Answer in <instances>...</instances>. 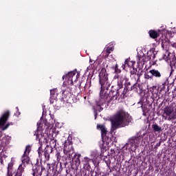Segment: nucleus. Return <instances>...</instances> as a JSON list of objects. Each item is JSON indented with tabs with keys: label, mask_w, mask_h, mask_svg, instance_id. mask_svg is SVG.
Masks as SVG:
<instances>
[{
	"label": "nucleus",
	"mask_w": 176,
	"mask_h": 176,
	"mask_svg": "<svg viewBox=\"0 0 176 176\" xmlns=\"http://www.w3.org/2000/svg\"><path fill=\"white\" fill-rule=\"evenodd\" d=\"M21 162L22 163L19 166L18 168L14 171L13 166H14V163L13 162L8 163L7 176H23L25 170V164H29L30 163L28 154H23Z\"/></svg>",
	"instance_id": "obj_3"
},
{
	"label": "nucleus",
	"mask_w": 176,
	"mask_h": 176,
	"mask_svg": "<svg viewBox=\"0 0 176 176\" xmlns=\"http://www.w3.org/2000/svg\"><path fill=\"white\" fill-rule=\"evenodd\" d=\"M81 86V83L80 84V87Z\"/></svg>",
	"instance_id": "obj_52"
},
{
	"label": "nucleus",
	"mask_w": 176,
	"mask_h": 176,
	"mask_svg": "<svg viewBox=\"0 0 176 176\" xmlns=\"http://www.w3.org/2000/svg\"><path fill=\"white\" fill-rule=\"evenodd\" d=\"M43 124L41 123V121H38L37 122V131H40L42 130Z\"/></svg>",
	"instance_id": "obj_31"
},
{
	"label": "nucleus",
	"mask_w": 176,
	"mask_h": 176,
	"mask_svg": "<svg viewBox=\"0 0 176 176\" xmlns=\"http://www.w3.org/2000/svg\"><path fill=\"white\" fill-rule=\"evenodd\" d=\"M167 45H168L167 42L162 41V47L163 49H165V48L167 47Z\"/></svg>",
	"instance_id": "obj_36"
},
{
	"label": "nucleus",
	"mask_w": 176,
	"mask_h": 176,
	"mask_svg": "<svg viewBox=\"0 0 176 176\" xmlns=\"http://www.w3.org/2000/svg\"><path fill=\"white\" fill-rule=\"evenodd\" d=\"M161 141H160L159 142L157 143L156 145H155V148L157 149L158 147H160L161 146Z\"/></svg>",
	"instance_id": "obj_41"
},
{
	"label": "nucleus",
	"mask_w": 176,
	"mask_h": 176,
	"mask_svg": "<svg viewBox=\"0 0 176 176\" xmlns=\"http://www.w3.org/2000/svg\"><path fill=\"white\" fill-rule=\"evenodd\" d=\"M133 121L132 116L125 110L120 109L117 111L111 120V131L128 126Z\"/></svg>",
	"instance_id": "obj_2"
},
{
	"label": "nucleus",
	"mask_w": 176,
	"mask_h": 176,
	"mask_svg": "<svg viewBox=\"0 0 176 176\" xmlns=\"http://www.w3.org/2000/svg\"><path fill=\"white\" fill-rule=\"evenodd\" d=\"M96 118H97V112L95 114V119H96Z\"/></svg>",
	"instance_id": "obj_48"
},
{
	"label": "nucleus",
	"mask_w": 176,
	"mask_h": 176,
	"mask_svg": "<svg viewBox=\"0 0 176 176\" xmlns=\"http://www.w3.org/2000/svg\"><path fill=\"white\" fill-rule=\"evenodd\" d=\"M152 128L154 132L160 133L162 131V129L157 124H153Z\"/></svg>",
	"instance_id": "obj_21"
},
{
	"label": "nucleus",
	"mask_w": 176,
	"mask_h": 176,
	"mask_svg": "<svg viewBox=\"0 0 176 176\" xmlns=\"http://www.w3.org/2000/svg\"><path fill=\"white\" fill-rule=\"evenodd\" d=\"M45 171V168L44 166H34L32 168V176H41L42 172Z\"/></svg>",
	"instance_id": "obj_10"
},
{
	"label": "nucleus",
	"mask_w": 176,
	"mask_h": 176,
	"mask_svg": "<svg viewBox=\"0 0 176 176\" xmlns=\"http://www.w3.org/2000/svg\"><path fill=\"white\" fill-rule=\"evenodd\" d=\"M156 64V62L154 61L153 63V65H155Z\"/></svg>",
	"instance_id": "obj_50"
},
{
	"label": "nucleus",
	"mask_w": 176,
	"mask_h": 176,
	"mask_svg": "<svg viewBox=\"0 0 176 176\" xmlns=\"http://www.w3.org/2000/svg\"><path fill=\"white\" fill-rule=\"evenodd\" d=\"M10 118V111L6 110L1 114V130L5 131L9 129L10 125H13L12 122H8Z\"/></svg>",
	"instance_id": "obj_4"
},
{
	"label": "nucleus",
	"mask_w": 176,
	"mask_h": 176,
	"mask_svg": "<svg viewBox=\"0 0 176 176\" xmlns=\"http://www.w3.org/2000/svg\"><path fill=\"white\" fill-rule=\"evenodd\" d=\"M69 97H70V94L67 93L66 94L65 91L63 92L62 100H63V102H67V103H71Z\"/></svg>",
	"instance_id": "obj_17"
},
{
	"label": "nucleus",
	"mask_w": 176,
	"mask_h": 176,
	"mask_svg": "<svg viewBox=\"0 0 176 176\" xmlns=\"http://www.w3.org/2000/svg\"><path fill=\"white\" fill-rule=\"evenodd\" d=\"M168 116H164V114L163 115V118H164L165 120H168V118H167Z\"/></svg>",
	"instance_id": "obj_45"
},
{
	"label": "nucleus",
	"mask_w": 176,
	"mask_h": 176,
	"mask_svg": "<svg viewBox=\"0 0 176 176\" xmlns=\"http://www.w3.org/2000/svg\"><path fill=\"white\" fill-rule=\"evenodd\" d=\"M138 82H136L131 87L130 90L135 91H138V88H140V84L138 83Z\"/></svg>",
	"instance_id": "obj_24"
},
{
	"label": "nucleus",
	"mask_w": 176,
	"mask_h": 176,
	"mask_svg": "<svg viewBox=\"0 0 176 176\" xmlns=\"http://www.w3.org/2000/svg\"><path fill=\"white\" fill-rule=\"evenodd\" d=\"M56 156L57 159H58V158H59V156H60V153L58 152V153L56 154Z\"/></svg>",
	"instance_id": "obj_44"
},
{
	"label": "nucleus",
	"mask_w": 176,
	"mask_h": 176,
	"mask_svg": "<svg viewBox=\"0 0 176 176\" xmlns=\"http://www.w3.org/2000/svg\"><path fill=\"white\" fill-rule=\"evenodd\" d=\"M38 157L39 158H41L42 157V155L43 154V151L42 149V146H40L38 148Z\"/></svg>",
	"instance_id": "obj_27"
},
{
	"label": "nucleus",
	"mask_w": 176,
	"mask_h": 176,
	"mask_svg": "<svg viewBox=\"0 0 176 176\" xmlns=\"http://www.w3.org/2000/svg\"><path fill=\"white\" fill-rule=\"evenodd\" d=\"M99 82L101 86L100 99L104 100V102L110 103L112 100H116L120 96L124 99L126 93L131 91L130 87L131 84L129 81L125 82L123 91H122L123 85L121 81L118 82V88L116 86H111V89L109 91L111 82L105 68H102L99 74Z\"/></svg>",
	"instance_id": "obj_1"
},
{
	"label": "nucleus",
	"mask_w": 176,
	"mask_h": 176,
	"mask_svg": "<svg viewBox=\"0 0 176 176\" xmlns=\"http://www.w3.org/2000/svg\"><path fill=\"white\" fill-rule=\"evenodd\" d=\"M56 96L50 97V100L51 104H54V101L56 100Z\"/></svg>",
	"instance_id": "obj_37"
},
{
	"label": "nucleus",
	"mask_w": 176,
	"mask_h": 176,
	"mask_svg": "<svg viewBox=\"0 0 176 176\" xmlns=\"http://www.w3.org/2000/svg\"><path fill=\"white\" fill-rule=\"evenodd\" d=\"M129 145H130L131 148L133 146V145L135 146L134 137H132L131 139H129V142L125 144L124 148L127 149Z\"/></svg>",
	"instance_id": "obj_19"
},
{
	"label": "nucleus",
	"mask_w": 176,
	"mask_h": 176,
	"mask_svg": "<svg viewBox=\"0 0 176 176\" xmlns=\"http://www.w3.org/2000/svg\"><path fill=\"white\" fill-rule=\"evenodd\" d=\"M153 76H149L148 74H144V79L146 80H150V79H153Z\"/></svg>",
	"instance_id": "obj_35"
},
{
	"label": "nucleus",
	"mask_w": 176,
	"mask_h": 176,
	"mask_svg": "<svg viewBox=\"0 0 176 176\" xmlns=\"http://www.w3.org/2000/svg\"><path fill=\"white\" fill-rule=\"evenodd\" d=\"M131 68L133 69L132 70L130 71L131 75L139 74V72H138V69L134 67L135 63L131 62Z\"/></svg>",
	"instance_id": "obj_22"
},
{
	"label": "nucleus",
	"mask_w": 176,
	"mask_h": 176,
	"mask_svg": "<svg viewBox=\"0 0 176 176\" xmlns=\"http://www.w3.org/2000/svg\"><path fill=\"white\" fill-rule=\"evenodd\" d=\"M142 74H131L130 75V77L132 80H134L135 82H140V76H141Z\"/></svg>",
	"instance_id": "obj_18"
},
{
	"label": "nucleus",
	"mask_w": 176,
	"mask_h": 176,
	"mask_svg": "<svg viewBox=\"0 0 176 176\" xmlns=\"http://www.w3.org/2000/svg\"><path fill=\"white\" fill-rule=\"evenodd\" d=\"M56 166L55 164H47V173L45 176H56Z\"/></svg>",
	"instance_id": "obj_9"
},
{
	"label": "nucleus",
	"mask_w": 176,
	"mask_h": 176,
	"mask_svg": "<svg viewBox=\"0 0 176 176\" xmlns=\"http://www.w3.org/2000/svg\"><path fill=\"white\" fill-rule=\"evenodd\" d=\"M146 63L151 60V54L150 52L147 53V56H145Z\"/></svg>",
	"instance_id": "obj_34"
},
{
	"label": "nucleus",
	"mask_w": 176,
	"mask_h": 176,
	"mask_svg": "<svg viewBox=\"0 0 176 176\" xmlns=\"http://www.w3.org/2000/svg\"><path fill=\"white\" fill-rule=\"evenodd\" d=\"M79 158H80V155H74V159H73V160H75L76 164H80V160Z\"/></svg>",
	"instance_id": "obj_26"
},
{
	"label": "nucleus",
	"mask_w": 176,
	"mask_h": 176,
	"mask_svg": "<svg viewBox=\"0 0 176 176\" xmlns=\"http://www.w3.org/2000/svg\"><path fill=\"white\" fill-rule=\"evenodd\" d=\"M53 151V147L52 146L47 145L44 150V156L47 161L50 160V154Z\"/></svg>",
	"instance_id": "obj_14"
},
{
	"label": "nucleus",
	"mask_w": 176,
	"mask_h": 176,
	"mask_svg": "<svg viewBox=\"0 0 176 176\" xmlns=\"http://www.w3.org/2000/svg\"><path fill=\"white\" fill-rule=\"evenodd\" d=\"M79 77V74L78 73H77L76 74V71H72V72H68L67 74L64 75L63 76V79H65V80H68V83L69 85H73V82H76L78 78Z\"/></svg>",
	"instance_id": "obj_5"
},
{
	"label": "nucleus",
	"mask_w": 176,
	"mask_h": 176,
	"mask_svg": "<svg viewBox=\"0 0 176 176\" xmlns=\"http://www.w3.org/2000/svg\"><path fill=\"white\" fill-rule=\"evenodd\" d=\"M30 151H31V146L30 144H28L26 146L25 151H24L23 154L29 155Z\"/></svg>",
	"instance_id": "obj_25"
},
{
	"label": "nucleus",
	"mask_w": 176,
	"mask_h": 176,
	"mask_svg": "<svg viewBox=\"0 0 176 176\" xmlns=\"http://www.w3.org/2000/svg\"><path fill=\"white\" fill-rule=\"evenodd\" d=\"M126 65L125 64H122V68L123 69V70H125Z\"/></svg>",
	"instance_id": "obj_43"
},
{
	"label": "nucleus",
	"mask_w": 176,
	"mask_h": 176,
	"mask_svg": "<svg viewBox=\"0 0 176 176\" xmlns=\"http://www.w3.org/2000/svg\"><path fill=\"white\" fill-rule=\"evenodd\" d=\"M150 55H151V57H152V60H153L155 58V54L152 52H150Z\"/></svg>",
	"instance_id": "obj_40"
},
{
	"label": "nucleus",
	"mask_w": 176,
	"mask_h": 176,
	"mask_svg": "<svg viewBox=\"0 0 176 176\" xmlns=\"http://www.w3.org/2000/svg\"><path fill=\"white\" fill-rule=\"evenodd\" d=\"M9 143H10V140L9 139V138L4 136L2 138L1 140V147H3L2 152L1 153V164H3V157L6 158V157H8V155H3V152L6 151V146H8V145H9Z\"/></svg>",
	"instance_id": "obj_6"
},
{
	"label": "nucleus",
	"mask_w": 176,
	"mask_h": 176,
	"mask_svg": "<svg viewBox=\"0 0 176 176\" xmlns=\"http://www.w3.org/2000/svg\"><path fill=\"white\" fill-rule=\"evenodd\" d=\"M56 93H57V89L50 90V97H56Z\"/></svg>",
	"instance_id": "obj_28"
},
{
	"label": "nucleus",
	"mask_w": 176,
	"mask_h": 176,
	"mask_svg": "<svg viewBox=\"0 0 176 176\" xmlns=\"http://www.w3.org/2000/svg\"><path fill=\"white\" fill-rule=\"evenodd\" d=\"M16 109L19 110V107H16Z\"/></svg>",
	"instance_id": "obj_51"
},
{
	"label": "nucleus",
	"mask_w": 176,
	"mask_h": 176,
	"mask_svg": "<svg viewBox=\"0 0 176 176\" xmlns=\"http://www.w3.org/2000/svg\"><path fill=\"white\" fill-rule=\"evenodd\" d=\"M97 129L101 131V137L102 138H105L107 133V128L103 124H98Z\"/></svg>",
	"instance_id": "obj_15"
},
{
	"label": "nucleus",
	"mask_w": 176,
	"mask_h": 176,
	"mask_svg": "<svg viewBox=\"0 0 176 176\" xmlns=\"http://www.w3.org/2000/svg\"><path fill=\"white\" fill-rule=\"evenodd\" d=\"M115 73H116V74H119L121 73V69L118 68V64H116L115 66Z\"/></svg>",
	"instance_id": "obj_33"
},
{
	"label": "nucleus",
	"mask_w": 176,
	"mask_h": 176,
	"mask_svg": "<svg viewBox=\"0 0 176 176\" xmlns=\"http://www.w3.org/2000/svg\"><path fill=\"white\" fill-rule=\"evenodd\" d=\"M148 111V109L146 107H143L144 116H146V113H147Z\"/></svg>",
	"instance_id": "obj_39"
},
{
	"label": "nucleus",
	"mask_w": 176,
	"mask_h": 176,
	"mask_svg": "<svg viewBox=\"0 0 176 176\" xmlns=\"http://www.w3.org/2000/svg\"><path fill=\"white\" fill-rule=\"evenodd\" d=\"M138 64L144 65V63H146L144 54H142V55L138 54Z\"/></svg>",
	"instance_id": "obj_20"
},
{
	"label": "nucleus",
	"mask_w": 176,
	"mask_h": 176,
	"mask_svg": "<svg viewBox=\"0 0 176 176\" xmlns=\"http://www.w3.org/2000/svg\"><path fill=\"white\" fill-rule=\"evenodd\" d=\"M171 70H172V72H174L173 66H171Z\"/></svg>",
	"instance_id": "obj_47"
},
{
	"label": "nucleus",
	"mask_w": 176,
	"mask_h": 176,
	"mask_svg": "<svg viewBox=\"0 0 176 176\" xmlns=\"http://www.w3.org/2000/svg\"><path fill=\"white\" fill-rule=\"evenodd\" d=\"M48 136L44 135L43 134H37L36 135V139H38V143L40 144V146L42 147L43 144H47Z\"/></svg>",
	"instance_id": "obj_12"
},
{
	"label": "nucleus",
	"mask_w": 176,
	"mask_h": 176,
	"mask_svg": "<svg viewBox=\"0 0 176 176\" xmlns=\"http://www.w3.org/2000/svg\"><path fill=\"white\" fill-rule=\"evenodd\" d=\"M63 152L65 155H69L74 152L73 144L71 141L67 140L65 142Z\"/></svg>",
	"instance_id": "obj_8"
},
{
	"label": "nucleus",
	"mask_w": 176,
	"mask_h": 176,
	"mask_svg": "<svg viewBox=\"0 0 176 176\" xmlns=\"http://www.w3.org/2000/svg\"><path fill=\"white\" fill-rule=\"evenodd\" d=\"M109 54H108L106 50H104L103 56H104V58H107L109 57Z\"/></svg>",
	"instance_id": "obj_38"
},
{
	"label": "nucleus",
	"mask_w": 176,
	"mask_h": 176,
	"mask_svg": "<svg viewBox=\"0 0 176 176\" xmlns=\"http://www.w3.org/2000/svg\"><path fill=\"white\" fill-rule=\"evenodd\" d=\"M131 62L132 61H131L130 62V60H129V58H126V60H125V62H124V65H126V66H127L128 67H131Z\"/></svg>",
	"instance_id": "obj_30"
},
{
	"label": "nucleus",
	"mask_w": 176,
	"mask_h": 176,
	"mask_svg": "<svg viewBox=\"0 0 176 176\" xmlns=\"http://www.w3.org/2000/svg\"><path fill=\"white\" fill-rule=\"evenodd\" d=\"M135 141V147H138L140 144L141 138L140 137H133Z\"/></svg>",
	"instance_id": "obj_23"
},
{
	"label": "nucleus",
	"mask_w": 176,
	"mask_h": 176,
	"mask_svg": "<svg viewBox=\"0 0 176 176\" xmlns=\"http://www.w3.org/2000/svg\"><path fill=\"white\" fill-rule=\"evenodd\" d=\"M173 111H174L173 108L170 105H168L164 108V114H166V116H168V121H170L172 120H176V114L175 113L172 114Z\"/></svg>",
	"instance_id": "obj_7"
},
{
	"label": "nucleus",
	"mask_w": 176,
	"mask_h": 176,
	"mask_svg": "<svg viewBox=\"0 0 176 176\" xmlns=\"http://www.w3.org/2000/svg\"><path fill=\"white\" fill-rule=\"evenodd\" d=\"M102 109H103V108H102V107H100V111H102Z\"/></svg>",
	"instance_id": "obj_49"
},
{
	"label": "nucleus",
	"mask_w": 176,
	"mask_h": 176,
	"mask_svg": "<svg viewBox=\"0 0 176 176\" xmlns=\"http://www.w3.org/2000/svg\"><path fill=\"white\" fill-rule=\"evenodd\" d=\"M90 162H94V160L90 159L87 157H85L84 159L82 160V163L83 164V167L87 171H89L91 168L89 164Z\"/></svg>",
	"instance_id": "obj_11"
},
{
	"label": "nucleus",
	"mask_w": 176,
	"mask_h": 176,
	"mask_svg": "<svg viewBox=\"0 0 176 176\" xmlns=\"http://www.w3.org/2000/svg\"><path fill=\"white\" fill-rule=\"evenodd\" d=\"M56 140H54V139H52L51 140L50 142V146L52 147H56Z\"/></svg>",
	"instance_id": "obj_32"
},
{
	"label": "nucleus",
	"mask_w": 176,
	"mask_h": 176,
	"mask_svg": "<svg viewBox=\"0 0 176 176\" xmlns=\"http://www.w3.org/2000/svg\"><path fill=\"white\" fill-rule=\"evenodd\" d=\"M157 88L156 86H153V90H154V89H155Z\"/></svg>",
	"instance_id": "obj_46"
},
{
	"label": "nucleus",
	"mask_w": 176,
	"mask_h": 176,
	"mask_svg": "<svg viewBox=\"0 0 176 176\" xmlns=\"http://www.w3.org/2000/svg\"><path fill=\"white\" fill-rule=\"evenodd\" d=\"M149 73L152 75L153 78L156 79H161L162 77V73L155 69H152L149 71Z\"/></svg>",
	"instance_id": "obj_13"
},
{
	"label": "nucleus",
	"mask_w": 176,
	"mask_h": 176,
	"mask_svg": "<svg viewBox=\"0 0 176 176\" xmlns=\"http://www.w3.org/2000/svg\"><path fill=\"white\" fill-rule=\"evenodd\" d=\"M148 34L150 37L153 39H156L160 36V33H158L156 30H149Z\"/></svg>",
	"instance_id": "obj_16"
},
{
	"label": "nucleus",
	"mask_w": 176,
	"mask_h": 176,
	"mask_svg": "<svg viewBox=\"0 0 176 176\" xmlns=\"http://www.w3.org/2000/svg\"><path fill=\"white\" fill-rule=\"evenodd\" d=\"M119 78H120V76L118 75V74H116V75H115V76H114V79L116 80V79H119Z\"/></svg>",
	"instance_id": "obj_42"
},
{
	"label": "nucleus",
	"mask_w": 176,
	"mask_h": 176,
	"mask_svg": "<svg viewBox=\"0 0 176 176\" xmlns=\"http://www.w3.org/2000/svg\"><path fill=\"white\" fill-rule=\"evenodd\" d=\"M113 47H107L105 51L108 54H110L113 51Z\"/></svg>",
	"instance_id": "obj_29"
}]
</instances>
